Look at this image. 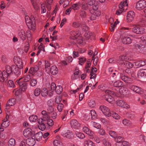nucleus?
<instances>
[{"label": "nucleus", "instance_id": "nucleus-1", "mask_svg": "<svg viewBox=\"0 0 146 146\" xmlns=\"http://www.w3.org/2000/svg\"><path fill=\"white\" fill-rule=\"evenodd\" d=\"M117 74L120 76V78L126 83L132 84L133 83L132 79L128 76L125 75L123 72L118 73Z\"/></svg>", "mask_w": 146, "mask_h": 146}, {"label": "nucleus", "instance_id": "nucleus-2", "mask_svg": "<svg viewBox=\"0 0 146 146\" xmlns=\"http://www.w3.org/2000/svg\"><path fill=\"white\" fill-rule=\"evenodd\" d=\"M132 26L134 27L132 29V31L136 34H142L145 32V28L143 27H140L135 24H133Z\"/></svg>", "mask_w": 146, "mask_h": 146}, {"label": "nucleus", "instance_id": "nucleus-3", "mask_svg": "<svg viewBox=\"0 0 146 146\" xmlns=\"http://www.w3.org/2000/svg\"><path fill=\"white\" fill-rule=\"evenodd\" d=\"M23 78V77L19 79L16 81L17 84H18L19 86L21 91L24 92L27 88V83L25 82H22L21 80Z\"/></svg>", "mask_w": 146, "mask_h": 146}, {"label": "nucleus", "instance_id": "nucleus-4", "mask_svg": "<svg viewBox=\"0 0 146 146\" xmlns=\"http://www.w3.org/2000/svg\"><path fill=\"white\" fill-rule=\"evenodd\" d=\"M25 22L27 24H28V27H31V29L34 28L36 26L35 21L34 19L31 20L28 16H26L25 17Z\"/></svg>", "mask_w": 146, "mask_h": 146}, {"label": "nucleus", "instance_id": "nucleus-5", "mask_svg": "<svg viewBox=\"0 0 146 146\" xmlns=\"http://www.w3.org/2000/svg\"><path fill=\"white\" fill-rule=\"evenodd\" d=\"M146 7V1L144 0H141L137 2L136 8L138 10H142Z\"/></svg>", "mask_w": 146, "mask_h": 146}, {"label": "nucleus", "instance_id": "nucleus-6", "mask_svg": "<svg viewBox=\"0 0 146 146\" xmlns=\"http://www.w3.org/2000/svg\"><path fill=\"white\" fill-rule=\"evenodd\" d=\"M112 91L109 90H106L105 91L106 94L104 95V99L108 102L112 103V102L114 100V98L110 95L112 93Z\"/></svg>", "mask_w": 146, "mask_h": 146}, {"label": "nucleus", "instance_id": "nucleus-7", "mask_svg": "<svg viewBox=\"0 0 146 146\" xmlns=\"http://www.w3.org/2000/svg\"><path fill=\"white\" fill-rule=\"evenodd\" d=\"M100 109L105 115L108 117H110L111 115V112L110 109L106 106L102 105L100 106Z\"/></svg>", "mask_w": 146, "mask_h": 146}, {"label": "nucleus", "instance_id": "nucleus-8", "mask_svg": "<svg viewBox=\"0 0 146 146\" xmlns=\"http://www.w3.org/2000/svg\"><path fill=\"white\" fill-rule=\"evenodd\" d=\"M34 133L31 128H27L24 130L23 134L25 137H33Z\"/></svg>", "mask_w": 146, "mask_h": 146}, {"label": "nucleus", "instance_id": "nucleus-9", "mask_svg": "<svg viewBox=\"0 0 146 146\" xmlns=\"http://www.w3.org/2000/svg\"><path fill=\"white\" fill-rule=\"evenodd\" d=\"M71 127L73 128L78 129L81 127V124L75 119H72L70 121Z\"/></svg>", "mask_w": 146, "mask_h": 146}, {"label": "nucleus", "instance_id": "nucleus-10", "mask_svg": "<svg viewBox=\"0 0 146 146\" xmlns=\"http://www.w3.org/2000/svg\"><path fill=\"white\" fill-rule=\"evenodd\" d=\"M12 68H13V72L17 76H20L23 72V70L22 69L17 67L15 65H12Z\"/></svg>", "mask_w": 146, "mask_h": 146}, {"label": "nucleus", "instance_id": "nucleus-11", "mask_svg": "<svg viewBox=\"0 0 146 146\" xmlns=\"http://www.w3.org/2000/svg\"><path fill=\"white\" fill-rule=\"evenodd\" d=\"M128 58L126 56L121 55L119 56L117 60V62L120 65L123 64L127 60Z\"/></svg>", "mask_w": 146, "mask_h": 146}, {"label": "nucleus", "instance_id": "nucleus-12", "mask_svg": "<svg viewBox=\"0 0 146 146\" xmlns=\"http://www.w3.org/2000/svg\"><path fill=\"white\" fill-rule=\"evenodd\" d=\"M122 42L126 44H130L132 42V40L129 37L122 36L121 37Z\"/></svg>", "mask_w": 146, "mask_h": 146}, {"label": "nucleus", "instance_id": "nucleus-13", "mask_svg": "<svg viewBox=\"0 0 146 146\" xmlns=\"http://www.w3.org/2000/svg\"><path fill=\"white\" fill-rule=\"evenodd\" d=\"M8 76L7 74H6V72L5 71H3L2 72L0 70V81L1 82H3L4 81H6L7 80Z\"/></svg>", "mask_w": 146, "mask_h": 146}, {"label": "nucleus", "instance_id": "nucleus-14", "mask_svg": "<svg viewBox=\"0 0 146 146\" xmlns=\"http://www.w3.org/2000/svg\"><path fill=\"white\" fill-rule=\"evenodd\" d=\"M135 13L133 11H130L127 13L126 20L127 22H131L134 19L135 17Z\"/></svg>", "mask_w": 146, "mask_h": 146}, {"label": "nucleus", "instance_id": "nucleus-15", "mask_svg": "<svg viewBox=\"0 0 146 146\" xmlns=\"http://www.w3.org/2000/svg\"><path fill=\"white\" fill-rule=\"evenodd\" d=\"M117 105L123 108L127 109L129 108V106L124 101L122 100H118L116 101Z\"/></svg>", "mask_w": 146, "mask_h": 146}, {"label": "nucleus", "instance_id": "nucleus-16", "mask_svg": "<svg viewBox=\"0 0 146 146\" xmlns=\"http://www.w3.org/2000/svg\"><path fill=\"white\" fill-rule=\"evenodd\" d=\"M14 62L17 67L23 69V64L22 60L19 58H14Z\"/></svg>", "mask_w": 146, "mask_h": 146}, {"label": "nucleus", "instance_id": "nucleus-17", "mask_svg": "<svg viewBox=\"0 0 146 146\" xmlns=\"http://www.w3.org/2000/svg\"><path fill=\"white\" fill-rule=\"evenodd\" d=\"M82 130L84 132L90 136V138L91 139H92L94 138V137L93 135L92 131L88 127H83Z\"/></svg>", "mask_w": 146, "mask_h": 146}, {"label": "nucleus", "instance_id": "nucleus-18", "mask_svg": "<svg viewBox=\"0 0 146 146\" xmlns=\"http://www.w3.org/2000/svg\"><path fill=\"white\" fill-rule=\"evenodd\" d=\"M129 88L132 91L139 94H141L142 93V92L141 90V88L137 86H131Z\"/></svg>", "mask_w": 146, "mask_h": 146}, {"label": "nucleus", "instance_id": "nucleus-19", "mask_svg": "<svg viewBox=\"0 0 146 146\" xmlns=\"http://www.w3.org/2000/svg\"><path fill=\"white\" fill-rule=\"evenodd\" d=\"M18 36L21 40L24 41L26 39V35L25 32L23 30L19 31L18 33Z\"/></svg>", "mask_w": 146, "mask_h": 146}, {"label": "nucleus", "instance_id": "nucleus-20", "mask_svg": "<svg viewBox=\"0 0 146 146\" xmlns=\"http://www.w3.org/2000/svg\"><path fill=\"white\" fill-rule=\"evenodd\" d=\"M31 2L34 9L36 11L40 10L39 3L37 0H31Z\"/></svg>", "mask_w": 146, "mask_h": 146}, {"label": "nucleus", "instance_id": "nucleus-21", "mask_svg": "<svg viewBox=\"0 0 146 146\" xmlns=\"http://www.w3.org/2000/svg\"><path fill=\"white\" fill-rule=\"evenodd\" d=\"M26 143L29 146H33L35 145V139L33 137H29L26 140Z\"/></svg>", "mask_w": 146, "mask_h": 146}, {"label": "nucleus", "instance_id": "nucleus-22", "mask_svg": "<svg viewBox=\"0 0 146 146\" xmlns=\"http://www.w3.org/2000/svg\"><path fill=\"white\" fill-rule=\"evenodd\" d=\"M42 136V133L41 132H39L36 133V134H34L33 135V138L35 140L37 141H39L41 139Z\"/></svg>", "mask_w": 146, "mask_h": 146}, {"label": "nucleus", "instance_id": "nucleus-23", "mask_svg": "<svg viewBox=\"0 0 146 146\" xmlns=\"http://www.w3.org/2000/svg\"><path fill=\"white\" fill-rule=\"evenodd\" d=\"M70 34L71 36L74 37L73 39H76L80 35V33L79 31H72L70 32Z\"/></svg>", "mask_w": 146, "mask_h": 146}, {"label": "nucleus", "instance_id": "nucleus-24", "mask_svg": "<svg viewBox=\"0 0 146 146\" xmlns=\"http://www.w3.org/2000/svg\"><path fill=\"white\" fill-rule=\"evenodd\" d=\"M12 65L11 67L7 65L5 67V70L6 74H7L8 76L9 75L13 72V69L12 68Z\"/></svg>", "mask_w": 146, "mask_h": 146}, {"label": "nucleus", "instance_id": "nucleus-25", "mask_svg": "<svg viewBox=\"0 0 146 146\" xmlns=\"http://www.w3.org/2000/svg\"><path fill=\"white\" fill-rule=\"evenodd\" d=\"M123 82L119 80H117L114 82L113 86L116 88H121L123 86Z\"/></svg>", "mask_w": 146, "mask_h": 146}, {"label": "nucleus", "instance_id": "nucleus-26", "mask_svg": "<svg viewBox=\"0 0 146 146\" xmlns=\"http://www.w3.org/2000/svg\"><path fill=\"white\" fill-rule=\"evenodd\" d=\"M50 71L52 74L55 75L58 73V69L55 66H53L51 67Z\"/></svg>", "mask_w": 146, "mask_h": 146}, {"label": "nucleus", "instance_id": "nucleus-27", "mask_svg": "<svg viewBox=\"0 0 146 146\" xmlns=\"http://www.w3.org/2000/svg\"><path fill=\"white\" fill-rule=\"evenodd\" d=\"M84 143L85 146H95V144L89 139L85 140Z\"/></svg>", "mask_w": 146, "mask_h": 146}, {"label": "nucleus", "instance_id": "nucleus-28", "mask_svg": "<svg viewBox=\"0 0 146 146\" xmlns=\"http://www.w3.org/2000/svg\"><path fill=\"white\" fill-rule=\"evenodd\" d=\"M41 113L43 115L42 117L44 121L47 120L49 118V113H48V112H47L46 111L44 110H43L42 111Z\"/></svg>", "mask_w": 146, "mask_h": 146}, {"label": "nucleus", "instance_id": "nucleus-29", "mask_svg": "<svg viewBox=\"0 0 146 146\" xmlns=\"http://www.w3.org/2000/svg\"><path fill=\"white\" fill-rule=\"evenodd\" d=\"M39 70V67L38 66H35V67L31 68L29 70V73L33 74L37 71Z\"/></svg>", "mask_w": 146, "mask_h": 146}, {"label": "nucleus", "instance_id": "nucleus-30", "mask_svg": "<svg viewBox=\"0 0 146 146\" xmlns=\"http://www.w3.org/2000/svg\"><path fill=\"white\" fill-rule=\"evenodd\" d=\"M79 70L75 72L71 76V79L72 80H74L77 79L79 76Z\"/></svg>", "mask_w": 146, "mask_h": 146}, {"label": "nucleus", "instance_id": "nucleus-31", "mask_svg": "<svg viewBox=\"0 0 146 146\" xmlns=\"http://www.w3.org/2000/svg\"><path fill=\"white\" fill-rule=\"evenodd\" d=\"M41 93L42 97H47L48 94V91L46 88H44L42 89Z\"/></svg>", "mask_w": 146, "mask_h": 146}, {"label": "nucleus", "instance_id": "nucleus-32", "mask_svg": "<svg viewBox=\"0 0 146 146\" xmlns=\"http://www.w3.org/2000/svg\"><path fill=\"white\" fill-rule=\"evenodd\" d=\"M123 64L124 67H125L126 68H132L134 66V64L130 62L127 61V60Z\"/></svg>", "mask_w": 146, "mask_h": 146}, {"label": "nucleus", "instance_id": "nucleus-33", "mask_svg": "<svg viewBox=\"0 0 146 146\" xmlns=\"http://www.w3.org/2000/svg\"><path fill=\"white\" fill-rule=\"evenodd\" d=\"M38 117L35 115H33L30 116L29 118V119L31 122H35L38 119Z\"/></svg>", "mask_w": 146, "mask_h": 146}, {"label": "nucleus", "instance_id": "nucleus-34", "mask_svg": "<svg viewBox=\"0 0 146 146\" xmlns=\"http://www.w3.org/2000/svg\"><path fill=\"white\" fill-rule=\"evenodd\" d=\"M122 123L127 126H130L132 125L131 122L126 119H124L122 120Z\"/></svg>", "mask_w": 146, "mask_h": 146}, {"label": "nucleus", "instance_id": "nucleus-35", "mask_svg": "<svg viewBox=\"0 0 146 146\" xmlns=\"http://www.w3.org/2000/svg\"><path fill=\"white\" fill-rule=\"evenodd\" d=\"M75 134L76 136L79 138L83 139L85 137L84 134L80 132L76 131Z\"/></svg>", "mask_w": 146, "mask_h": 146}, {"label": "nucleus", "instance_id": "nucleus-36", "mask_svg": "<svg viewBox=\"0 0 146 146\" xmlns=\"http://www.w3.org/2000/svg\"><path fill=\"white\" fill-rule=\"evenodd\" d=\"M7 103L9 105L12 106L14 105L16 103V100L15 98H12L9 99Z\"/></svg>", "mask_w": 146, "mask_h": 146}, {"label": "nucleus", "instance_id": "nucleus-37", "mask_svg": "<svg viewBox=\"0 0 146 146\" xmlns=\"http://www.w3.org/2000/svg\"><path fill=\"white\" fill-rule=\"evenodd\" d=\"M16 143L15 140L13 138H11L8 142V146H15Z\"/></svg>", "mask_w": 146, "mask_h": 146}, {"label": "nucleus", "instance_id": "nucleus-38", "mask_svg": "<svg viewBox=\"0 0 146 146\" xmlns=\"http://www.w3.org/2000/svg\"><path fill=\"white\" fill-rule=\"evenodd\" d=\"M62 88L61 86H58L56 87L55 92L57 94H60L62 91Z\"/></svg>", "mask_w": 146, "mask_h": 146}, {"label": "nucleus", "instance_id": "nucleus-39", "mask_svg": "<svg viewBox=\"0 0 146 146\" xmlns=\"http://www.w3.org/2000/svg\"><path fill=\"white\" fill-rule=\"evenodd\" d=\"M43 45L42 43H41L40 45L38 47V50L36 54L37 55H38L39 54L41 50H43L44 51V46Z\"/></svg>", "mask_w": 146, "mask_h": 146}, {"label": "nucleus", "instance_id": "nucleus-40", "mask_svg": "<svg viewBox=\"0 0 146 146\" xmlns=\"http://www.w3.org/2000/svg\"><path fill=\"white\" fill-rule=\"evenodd\" d=\"M78 59L79 60V64L81 65H82L86 60V58L84 57L79 58Z\"/></svg>", "mask_w": 146, "mask_h": 146}, {"label": "nucleus", "instance_id": "nucleus-41", "mask_svg": "<svg viewBox=\"0 0 146 146\" xmlns=\"http://www.w3.org/2000/svg\"><path fill=\"white\" fill-rule=\"evenodd\" d=\"M65 136L68 138L70 139L72 138L73 136V134L72 131H69L65 134Z\"/></svg>", "mask_w": 146, "mask_h": 146}, {"label": "nucleus", "instance_id": "nucleus-42", "mask_svg": "<svg viewBox=\"0 0 146 146\" xmlns=\"http://www.w3.org/2000/svg\"><path fill=\"white\" fill-rule=\"evenodd\" d=\"M81 25V24L79 22H74L72 25V27L75 28H78Z\"/></svg>", "mask_w": 146, "mask_h": 146}, {"label": "nucleus", "instance_id": "nucleus-43", "mask_svg": "<svg viewBox=\"0 0 146 146\" xmlns=\"http://www.w3.org/2000/svg\"><path fill=\"white\" fill-rule=\"evenodd\" d=\"M9 125V121L8 120H5V119L4 120L3 122L1 124V126L2 127H7Z\"/></svg>", "mask_w": 146, "mask_h": 146}, {"label": "nucleus", "instance_id": "nucleus-44", "mask_svg": "<svg viewBox=\"0 0 146 146\" xmlns=\"http://www.w3.org/2000/svg\"><path fill=\"white\" fill-rule=\"evenodd\" d=\"M111 115L113 118L116 119H119L120 118V116L118 114L114 112H111Z\"/></svg>", "mask_w": 146, "mask_h": 146}, {"label": "nucleus", "instance_id": "nucleus-45", "mask_svg": "<svg viewBox=\"0 0 146 146\" xmlns=\"http://www.w3.org/2000/svg\"><path fill=\"white\" fill-rule=\"evenodd\" d=\"M41 93V90L39 88H36L34 91V94L35 96H38Z\"/></svg>", "mask_w": 146, "mask_h": 146}, {"label": "nucleus", "instance_id": "nucleus-46", "mask_svg": "<svg viewBox=\"0 0 146 146\" xmlns=\"http://www.w3.org/2000/svg\"><path fill=\"white\" fill-rule=\"evenodd\" d=\"M37 81L36 79H33L31 80L30 82V85L31 86H35L37 84Z\"/></svg>", "mask_w": 146, "mask_h": 146}, {"label": "nucleus", "instance_id": "nucleus-47", "mask_svg": "<svg viewBox=\"0 0 146 146\" xmlns=\"http://www.w3.org/2000/svg\"><path fill=\"white\" fill-rule=\"evenodd\" d=\"M68 111L67 110H65L63 114L62 117V119L64 121H65L66 120V116L68 114Z\"/></svg>", "mask_w": 146, "mask_h": 146}, {"label": "nucleus", "instance_id": "nucleus-48", "mask_svg": "<svg viewBox=\"0 0 146 146\" xmlns=\"http://www.w3.org/2000/svg\"><path fill=\"white\" fill-rule=\"evenodd\" d=\"M125 72L129 75H131V76H133L134 74V72L131 69H126L125 70Z\"/></svg>", "mask_w": 146, "mask_h": 146}, {"label": "nucleus", "instance_id": "nucleus-49", "mask_svg": "<svg viewBox=\"0 0 146 146\" xmlns=\"http://www.w3.org/2000/svg\"><path fill=\"white\" fill-rule=\"evenodd\" d=\"M94 69V68L92 67L91 69V71L90 74V79L94 78L96 76V75L94 73V72L93 71V70Z\"/></svg>", "mask_w": 146, "mask_h": 146}, {"label": "nucleus", "instance_id": "nucleus-50", "mask_svg": "<svg viewBox=\"0 0 146 146\" xmlns=\"http://www.w3.org/2000/svg\"><path fill=\"white\" fill-rule=\"evenodd\" d=\"M123 139V138L121 136H117L114 138L115 141L118 143L122 142Z\"/></svg>", "mask_w": 146, "mask_h": 146}, {"label": "nucleus", "instance_id": "nucleus-51", "mask_svg": "<svg viewBox=\"0 0 146 146\" xmlns=\"http://www.w3.org/2000/svg\"><path fill=\"white\" fill-rule=\"evenodd\" d=\"M137 76L139 78L143 77V69H140L137 72Z\"/></svg>", "mask_w": 146, "mask_h": 146}, {"label": "nucleus", "instance_id": "nucleus-52", "mask_svg": "<svg viewBox=\"0 0 146 146\" xmlns=\"http://www.w3.org/2000/svg\"><path fill=\"white\" fill-rule=\"evenodd\" d=\"M109 134L111 136L114 138H115L117 136V133L113 131H109Z\"/></svg>", "mask_w": 146, "mask_h": 146}, {"label": "nucleus", "instance_id": "nucleus-53", "mask_svg": "<svg viewBox=\"0 0 146 146\" xmlns=\"http://www.w3.org/2000/svg\"><path fill=\"white\" fill-rule=\"evenodd\" d=\"M53 144L55 146H61V142L57 140H55L53 142Z\"/></svg>", "mask_w": 146, "mask_h": 146}, {"label": "nucleus", "instance_id": "nucleus-54", "mask_svg": "<svg viewBox=\"0 0 146 146\" xmlns=\"http://www.w3.org/2000/svg\"><path fill=\"white\" fill-rule=\"evenodd\" d=\"M127 0H126L124 2H121V3L119 6V8L120 9H122L121 8H123L124 7V6L125 5H126L127 6L128 5V4L127 3Z\"/></svg>", "mask_w": 146, "mask_h": 146}, {"label": "nucleus", "instance_id": "nucleus-55", "mask_svg": "<svg viewBox=\"0 0 146 146\" xmlns=\"http://www.w3.org/2000/svg\"><path fill=\"white\" fill-rule=\"evenodd\" d=\"M103 144L104 146H111V144L106 139H103Z\"/></svg>", "mask_w": 146, "mask_h": 146}, {"label": "nucleus", "instance_id": "nucleus-56", "mask_svg": "<svg viewBox=\"0 0 146 146\" xmlns=\"http://www.w3.org/2000/svg\"><path fill=\"white\" fill-rule=\"evenodd\" d=\"M93 126L98 129H100L101 127V125L100 124L93 122Z\"/></svg>", "mask_w": 146, "mask_h": 146}, {"label": "nucleus", "instance_id": "nucleus-57", "mask_svg": "<svg viewBox=\"0 0 146 146\" xmlns=\"http://www.w3.org/2000/svg\"><path fill=\"white\" fill-rule=\"evenodd\" d=\"M64 107V105H63L62 104L60 103L58 104V105L57 106V110H58V111L59 112H61Z\"/></svg>", "mask_w": 146, "mask_h": 146}, {"label": "nucleus", "instance_id": "nucleus-58", "mask_svg": "<svg viewBox=\"0 0 146 146\" xmlns=\"http://www.w3.org/2000/svg\"><path fill=\"white\" fill-rule=\"evenodd\" d=\"M90 114L92 118L94 119L96 117V113L94 110H92L90 111Z\"/></svg>", "mask_w": 146, "mask_h": 146}, {"label": "nucleus", "instance_id": "nucleus-59", "mask_svg": "<svg viewBox=\"0 0 146 146\" xmlns=\"http://www.w3.org/2000/svg\"><path fill=\"white\" fill-rule=\"evenodd\" d=\"M90 12L92 14L91 16L90 17V19L92 20H95L96 19L97 17L93 14V11H92V10H90Z\"/></svg>", "mask_w": 146, "mask_h": 146}, {"label": "nucleus", "instance_id": "nucleus-60", "mask_svg": "<svg viewBox=\"0 0 146 146\" xmlns=\"http://www.w3.org/2000/svg\"><path fill=\"white\" fill-rule=\"evenodd\" d=\"M80 15L82 18H85L86 16V13L84 11H81L80 13Z\"/></svg>", "mask_w": 146, "mask_h": 146}, {"label": "nucleus", "instance_id": "nucleus-61", "mask_svg": "<svg viewBox=\"0 0 146 146\" xmlns=\"http://www.w3.org/2000/svg\"><path fill=\"white\" fill-rule=\"evenodd\" d=\"M62 100V98L60 96L56 97L55 99V101L56 103L57 104H60V102Z\"/></svg>", "mask_w": 146, "mask_h": 146}, {"label": "nucleus", "instance_id": "nucleus-62", "mask_svg": "<svg viewBox=\"0 0 146 146\" xmlns=\"http://www.w3.org/2000/svg\"><path fill=\"white\" fill-rule=\"evenodd\" d=\"M47 111L48 113H52L54 111V109L53 106H48L47 108Z\"/></svg>", "mask_w": 146, "mask_h": 146}, {"label": "nucleus", "instance_id": "nucleus-63", "mask_svg": "<svg viewBox=\"0 0 146 146\" xmlns=\"http://www.w3.org/2000/svg\"><path fill=\"white\" fill-rule=\"evenodd\" d=\"M82 30L84 31H87L88 30V27L85 24H82L81 25Z\"/></svg>", "mask_w": 146, "mask_h": 146}, {"label": "nucleus", "instance_id": "nucleus-64", "mask_svg": "<svg viewBox=\"0 0 146 146\" xmlns=\"http://www.w3.org/2000/svg\"><path fill=\"white\" fill-rule=\"evenodd\" d=\"M88 105L91 108H93L95 105V103L94 101L91 100L89 102Z\"/></svg>", "mask_w": 146, "mask_h": 146}]
</instances>
